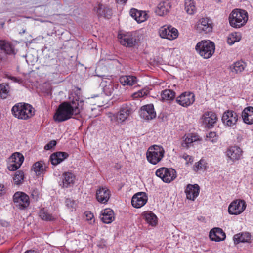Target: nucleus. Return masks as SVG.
<instances>
[{"label":"nucleus","instance_id":"2","mask_svg":"<svg viewBox=\"0 0 253 253\" xmlns=\"http://www.w3.org/2000/svg\"><path fill=\"white\" fill-rule=\"evenodd\" d=\"M13 116L19 119L27 120L34 115V109L32 106L27 103H18L11 109Z\"/></svg>","mask_w":253,"mask_h":253},{"label":"nucleus","instance_id":"46","mask_svg":"<svg viewBox=\"0 0 253 253\" xmlns=\"http://www.w3.org/2000/svg\"><path fill=\"white\" fill-rule=\"evenodd\" d=\"M180 157L184 159L186 161V164L188 165L189 164H192L193 162V159L191 156H190L186 153H184Z\"/></svg>","mask_w":253,"mask_h":253},{"label":"nucleus","instance_id":"41","mask_svg":"<svg viewBox=\"0 0 253 253\" xmlns=\"http://www.w3.org/2000/svg\"><path fill=\"white\" fill-rule=\"evenodd\" d=\"M9 85L6 84H0V98L5 99L8 96Z\"/></svg>","mask_w":253,"mask_h":253},{"label":"nucleus","instance_id":"17","mask_svg":"<svg viewBox=\"0 0 253 253\" xmlns=\"http://www.w3.org/2000/svg\"><path fill=\"white\" fill-rule=\"evenodd\" d=\"M148 197L146 193L140 192L134 194L131 199V204L135 208H140L147 203Z\"/></svg>","mask_w":253,"mask_h":253},{"label":"nucleus","instance_id":"44","mask_svg":"<svg viewBox=\"0 0 253 253\" xmlns=\"http://www.w3.org/2000/svg\"><path fill=\"white\" fill-rule=\"evenodd\" d=\"M194 169L195 171L198 170H205L207 168V163L204 160H201L195 165Z\"/></svg>","mask_w":253,"mask_h":253},{"label":"nucleus","instance_id":"56","mask_svg":"<svg viewBox=\"0 0 253 253\" xmlns=\"http://www.w3.org/2000/svg\"><path fill=\"white\" fill-rule=\"evenodd\" d=\"M118 3H125L127 0H116Z\"/></svg>","mask_w":253,"mask_h":253},{"label":"nucleus","instance_id":"37","mask_svg":"<svg viewBox=\"0 0 253 253\" xmlns=\"http://www.w3.org/2000/svg\"><path fill=\"white\" fill-rule=\"evenodd\" d=\"M175 96V92L170 89H165L161 94V100L163 101L172 100Z\"/></svg>","mask_w":253,"mask_h":253},{"label":"nucleus","instance_id":"13","mask_svg":"<svg viewBox=\"0 0 253 253\" xmlns=\"http://www.w3.org/2000/svg\"><path fill=\"white\" fill-rule=\"evenodd\" d=\"M159 33L162 38L172 40L176 39L178 35L177 30L171 26H164L161 27Z\"/></svg>","mask_w":253,"mask_h":253},{"label":"nucleus","instance_id":"7","mask_svg":"<svg viewBox=\"0 0 253 253\" xmlns=\"http://www.w3.org/2000/svg\"><path fill=\"white\" fill-rule=\"evenodd\" d=\"M13 201L16 207L20 210H24L30 205L28 195L22 192H16L13 196Z\"/></svg>","mask_w":253,"mask_h":253},{"label":"nucleus","instance_id":"38","mask_svg":"<svg viewBox=\"0 0 253 253\" xmlns=\"http://www.w3.org/2000/svg\"><path fill=\"white\" fill-rule=\"evenodd\" d=\"M120 82L123 85L132 86L136 83V78L133 76H124L120 77Z\"/></svg>","mask_w":253,"mask_h":253},{"label":"nucleus","instance_id":"30","mask_svg":"<svg viewBox=\"0 0 253 253\" xmlns=\"http://www.w3.org/2000/svg\"><path fill=\"white\" fill-rule=\"evenodd\" d=\"M251 240V235L248 232H242L237 234L233 237V240L235 244H238L240 242H249Z\"/></svg>","mask_w":253,"mask_h":253},{"label":"nucleus","instance_id":"48","mask_svg":"<svg viewBox=\"0 0 253 253\" xmlns=\"http://www.w3.org/2000/svg\"><path fill=\"white\" fill-rule=\"evenodd\" d=\"M56 144V142L55 140H52L48 143H47L45 146L44 149L45 150H50L54 147Z\"/></svg>","mask_w":253,"mask_h":253},{"label":"nucleus","instance_id":"1","mask_svg":"<svg viewBox=\"0 0 253 253\" xmlns=\"http://www.w3.org/2000/svg\"><path fill=\"white\" fill-rule=\"evenodd\" d=\"M84 102L77 96L71 101L63 102L61 103L54 115L56 122H62L80 114L83 108Z\"/></svg>","mask_w":253,"mask_h":253},{"label":"nucleus","instance_id":"39","mask_svg":"<svg viewBox=\"0 0 253 253\" xmlns=\"http://www.w3.org/2000/svg\"><path fill=\"white\" fill-rule=\"evenodd\" d=\"M144 217L145 221L152 226H155L157 223V217L156 215L151 211L144 213Z\"/></svg>","mask_w":253,"mask_h":253},{"label":"nucleus","instance_id":"60","mask_svg":"<svg viewBox=\"0 0 253 253\" xmlns=\"http://www.w3.org/2000/svg\"><path fill=\"white\" fill-rule=\"evenodd\" d=\"M23 32V33H25V30H23V32Z\"/></svg>","mask_w":253,"mask_h":253},{"label":"nucleus","instance_id":"27","mask_svg":"<svg viewBox=\"0 0 253 253\" xmlns=\"http://www.w3.org/2000/svg\"><path fill=\"white\" fill-rule=\"evenodd\" d=\"M130 15L138 23H141L147 19V14L145 11H139L136 9H131L130 11Z\"/></svg>","mask_w":253,"mask_h":253},{"label":"nucleus","instance_id":"58","mask_svg":"<svg viewBox=\"0 0 253 253\" xmlns=\"http://www.w3.org/2000/svg\"><path fill=\"white\" fill-rule=\"evenodd\" d=\"M2 225H3V226H7V222H5V223H4Z\"/></svg>","mask_w":253,"mask_h":253},{"label":"nucleus","instance_id":"11","mask_svg":"<svg viewBox=\"0 0 253 253\" xmlns=\"http://www.w3.org/2000/svg\"><path fill=\"white\" fill-rule=\"evenodd\" d=\"M133 112L130 104L126 103L121 107L119 111L116 115H113V118L118 123L124 122Z\"/></svg>","mask_w":253,"mask_h":253},{"label":"nucleus","instance_id":"50","mask_svg":"<svg viewBox=\"0 0 253 253\" xmlns=\"http://www.w3.org/2000/svg\"><path fill=\"white\" fill-rule=\"evenodd\" d=\"M85 216L86 217V219L87 220H90L91 221V223L92 222V220L93 222H94V215H93V213H92L91 212H90L89 211H86L85 212Z\"/></svg>","mask_w":253,"mask_h":253},{"label":"nucleus","instance_id":"3","mask_svg":"<svg viewBox=\"0 0 253 253\" xmlns=\"http://www.w3.org/2000/svg\"><path fill=\"white\" fill-rule=\"evenodd\" d=\"M248 19V13L245 10L240 9L233 10L229 16L230 25L236 28H239L245 25Z\"/></svg>","mask_w":253,"mask_h":253},{"label":"nucleus","instance_id":"35","mask_svg":"<svg viewBox=\"0 0 253 253\" xmlns=\"http://www.w3.org/2000/svg\"><path fill=\"white\" fill-rule=\"evenodd\" d=\"M185 10L189 15L194 14L196 12L197 9L194 0H185Z\"/></svg>","mask_w":253,"mask_h":253},{"label":"nucleus","instance_id":"19","mask_svg":"<svg viewBox=\"0 0 253 253\" xmlns=\"http://www.w3.org/2000/svg\"><path fill=\"white\" fill-rule=\"evenodd\" d=\"M118 38L120 43L126 47L133 46L136 43L135 36L132 33H127L125 34H119Z\"/></svg>","mask_w":253,"mask_h":253},{"label":"nucleus","instance_id":"6","mask_svg":"<svg viewBox=\"0 0 253 253\" xmlns=\"http://www.w3.org/2000/svg\"><path fill=\"white\" fill-rule=\"evenodd\" d=\"M156 175L164 182L169 183L175 179L176 172L173 169L162 167L156 170Z\"/></svg>","mask_w":253,"mask_h":253},{"label":"nucleus","instance_id":"54","mask_svg":"<svg viewBox=\"0 0 253 253\" xmlns=\"http://www.w3.org/2000/svg\"><path fill=\"white\" fill-rule=\"evenodd\" d=\"M237 41V40H235L234 41H232L231 40V38H228V39H227V42L230 45L233 44L235 42H236Z\"/></svg>","mask_w":253,"mask_h":253},{"label":"nucleus","instance_id":"16","mask_svg":"<svg viewBox=\"0 0 253 253\" xmlns=\"http://www.w3.org/2000/svg\"><path fill=\"white\" fill-rule=\"evenodd\" d=\"M246 207L244 200H239L232 202L228 207V212L230 214L238 215L242 213Z\"/></svg>","mask_w":253,"mask_h":253},{"label":"nucleus","instance_id":"33","mask_svg":"<svg viewBox=\"0 0 253 253\" xmlns=\"http://www.w3.org/2000/svg\"><path fill=\"white\" fill-rule=\"evenodd\" d=\"M246 64L243 61H238L235 62L230 66L232 72L235 74H240L242 73L245 69Z\"/></svg>","mask_w":253,"mask_h":253},{"label":"nucleus","instance_id":"20","mask_svg":"<svg viewBox=\"0 0 253 253\" xmlns=\"http://www.w3.org/2000/svg\"><path fill=\"white\" fill-rule=\"evenodd\" d=\"M110 197V190L105 187H100L97 190L96 197L97 201L102 204L106 203Z\"/></svg>","mask_w":253,"mask_h":253},{"label":"nucleus","instance_id":"42","mask_svg":"<svg viewBox=\"0 0 253 253\" xmlns=\"http://www.w3.org/2000/svg\"><path fill=\"white\" fill-rule=\"evenodd\" d=\"M24 177V172L21 170L17 171L13 177V181L15 184L19 185L23 181Z\"/></svg>","mask_w":253,"mask_h":253},{"label":"nucleus","instance_id":"25","mask_svg":"<svg viewBox=\"0 0 253 253\" xmlns=\"http://www.w3.org/2000/svg\"><path fill=\"white\" fill-rule=\"evenodd\" d=\"M171 8L170 3L167 0L161 2L155 10L156 13L160 16H163L168 13Z\"/></svg>","mask_w":253,"mask_h":253},{"label":"nucleus","instance_id":"51","mask_svg":"<svg viewBox=\"0 0 253 253\" xmlns=\"http://www.w3.org/2000/svg\"><path fill=\"white\" fill-rule=\"evenodd\" d=\"M7 78L12 80L14 82L16 83H20L21 82V80L16 77L12 76H7Z\"/></svg>","mask_w":253,"mask_h":253},{"label":"nucleus","instance_id":"5","mask_svg":"<svg viewBox=\"0 0 253 253\" xmlns=\"http://www.w3.org/2000/svg\"><path fill=\"white\" fill-rule=\"evenodd\" d=\"M164 153L165 150L162 146L156 145L151 146L146 152L147 160L151 164L156 165L164 157Z\"/></svg>","mask_w":253,"mask_h":253},{"label":"nucleus","instance_id":"43","mask_svg":"<svg viewBox=\"0 0 253 253\" xmlns=\"http://www.w3.org/2000/svg\"><path fill=\"white\" fill-rule=\"evenodd\" d=\"M149 93L148 89L143 88L137 92H136L132 94V97L134 99H136L139 97H143L145 96H147Z\"/></svg>","mask_w":253,"mask_h":253},{"label":"nucleus","instance_id":"32","mask_svg":"<svg viewBox=\"0 0 253 253\" xmlns=\"http://www.w3.org/2000/svg\"><path fill=\"white\" fill-rule=\"evenodd\" d=\"M47 168V166L42 161L36 162L32 167V169L35 172L37 175H39L45 171Z\"/></svg>","mask_w":253,"mask_h":253},{"label":"nucleus","instance_id":"10","mask_svg":"<svg viewBox=\"0 0 253 253\" xmlns=\"http://www.w3.org/2000/svg\"><path fill=\"white\" fill-rule=\"evenodd\" d=\"M14 54L12 44L7 41L0 40V61H5L8 55Z\"/></svg>","mask_w":253,"mask_h":253},{"label":"nucleus","instance_id":"24","mask_svg":"<svg viewBox=\"0 0 253 253\" xmlns=\"http://www.w3.org/2000/svg\"><path fill=\"white\" fill-rule=\"evenodd\" d=\"M242 151L237 146L230 147L227 151V156L232 161H235L240 159Z\"/></svg>","mask_w":253,"mask_h":253},{"label":"nucleus","instance_id":"28","mask_svg":"<svg viewBox=\"0 0 253 253\" xmlns=\"http://www.w3.org/2000/svg\"><path fill=\"white\" fill-rule=\"evenodd\" d=\"M75 180V175L70 172H66L62 175L63 187L68 188L71 186L74 183Z\"/></svg>","mask_w":253,"mask_h":253},{"label":"nucleus","instance_id":"26","mask_svg":"<svg viewBox=\"0 0 253 253\" xmlns=\"http://www.w3.org/2000/svg\"><path fill=\"white\" fill-rule=\"evenodd\" d=\"M243 122L248 125L253 124V107H246L242 112Z\"/></svg>","mask_w":253,"mask_h":253},{"label":"nucleus","instance_id":"8","mask_svg":"<svg viewBox=\"0 0 253 253\" xmlns=\"http://www.w3.org/2000/svg\"><path fill=\"white\" fill-rule=\"evenodd\" d=\"M100 85L103 91L107 96H110L112 94L118 95L120 93L121 86L118 84L114 83L110 80L103 81Z\"/></svg>","mask_w":253,"mask_h":253},{"label":"nucleus","instance_id":"14","mask_svg":"<svg viewBox=\"0 0 253 253\" xmlns=\"http://www.w3.org/2000/svg\"><path fill=\"white\" fill-rule=\"evenodd\" d=\"M195 101V95L191 92L182 93L176 98V102L184 107L191 105Z\"/></svg>","mask_w":253,"mask_h":253},{"label":"nucleus","instance_id":"49","mask_svg":"<svg viewBox=\"0 0 253 253\" xmlns=\"http://www.w3.org/2000/svg\"><path fill=\"white\" fill-rule=\"evenodd\" d=\"M20 167H18L17 165L15 163H9V165L7 167L8 169L10 171L16 170Z\"/></svg>","mask_w":253,"mask_h":253},{"label":"nucleus","instance_id":"29","mask_svg":"<svg viewBox=\"0 0 253 253\" xmlns=\"http://www.w3.org/2000/svg\"><path fill=\"white\" fill-rule=\"evenodd\" d=\"M113 211L110 209H106L102 211L101 219L106 224L111 223L114 220Z\"/></svg>","mask_w":253,"mask_h":253},{"label":"nucleus","instance_id":"12","mask_svg":"<svg viewBox=\"0 0 253 253\" xmlns=\"http://www.w3.org/2000/svg\"><path fill=\"white\" fill-rule=\"evenodd\" d=\"M239 119L238 114L233 110H227L225 111L222 117L223 123L228 126L233 127L236 126Z\"/></svg>","mask_w":253,"mask_h":253},{"label":"nucleus","instance_id":"34","mask_svg":"<svg viewBox=\"0 0 253 253\" xmlns=\"http://www.w3.org/2000/svg\"><path fill=\"white\" fill-rule=\"evenodd\" d=\"M24 158L22 154L19 152L13 153L8 159L9 163H13L20 167L22 164Z\"/></svg>","mask_w":253,"mask_h":253},{"label":"nucleus","instance_id":"53","mask_svg":"<svg viewBox=\"0 0 253 253\" xmlns=\"http://www.w3.org/2000/svg\"><path fill=\"white\" fill-rule=\"evenodd\" d=\"M6 192V189L4 186L0 184V196L2 195Z\"/></svg>","mask_w":253,"mask_h":253},{"label":"nucleus","instance_id":"45","mask_svg":"<svg viewBox=\"0 0 253 253\" xmlns=\"http://www.w3.org/2000/svg\"><path fill=\"white\" fill-rule=\"evenodd\" d=\"M65 204L68 209L71 211H73L76 209V202L71 199H67L65 201Z\"/></svg>","mask_w":253,"mask_h":253},{"label":"nucleus","instance_id":"59","mask_svg":"<svg viewBox=\"0 0 253 253\" xmlns=\"http://www.w3.org/2000/svg\"><path fill=\"white\" fill-rule=\"evenodd\" d=\"M111 121H113V118H111Z\"/></svg>","mask_w":253,"mask_h":253},{"label":"nucleus","instance_id":"40","mask_svg":"<svg viewBox=\"0 0 253 253\" xmlns=\"http://www.w3.org/2000/svg\"><path fill=\"white\" fill-rule=\"evenodd\" d=\"M39 216L43 220L47 221H53L55 218L45 209H41L39 212Z\"/></svg>","mask_w":253,"mask_h":253},{"label":"nucleus","instance_id":"4","mask_svg":"<svg viewBox=\"0 0 253 253\" xmlns=\"http://www.w3.org/2000/svg\"><path fill=\"white\" fill-rule=\"evenodd\" d=\"M195 49L204 59H208L214 53L215 44L210 40H202L197 43Z\"/></svg>","mask_w":253,"mask_h":253},{"label":"nucleus","instance_id":"21","mask_svg":"<svg viewBox=\"0 0 253 253\" xmlns=\"http://www.w3.org/2000/svg\"><path fill=\"white\" fill-rule=\"evenodd\" d=\"M200 187L198 184H188L185 190L186 197L188 199L194 201L199 195Z\"/></svg>","mask_w":253,"mask_h":253},{"label":"nucleus","instance_id":"18","mask_svg":"<svg viewBox=\"0 0 253 253\" xmlns=\"http://www.w3.org/2000/svg\"><path fill=\"white\" fill-rule=\"evenodd\" d=\"M139 114L142 118L150 120L156 117V113L154 111V106L152 104L146 105L141 107Z\"/></svg>","mask_w":253,"mask_h":253},{"label":"nucleus","instance_id":"31","mask_svg":"<svg viewBox=\"0 0 253 253\" xmlns=\"http://www.w3.org/2000/svg\"><path fill=\"white\" fill-rule=\"evenodd\" d=\"M183 141L181 143V146L186 148H188L190 146L191 144L193 142L197 141L198 139V136L193 134H188L185 135L183 137Z\"/></svg>","mask_w":253,"mask_h":253},{"label":"nucleus","instance_id":"23","mask_svg":"<svg viewBox=\"0 0 253 253\" xmlns=\"http://www.w3.org/2000/svg\"><path fill=\"white\" fill-rule=\"evenodd\" d=\"M209 236L211 240L216 242L223 241L226 238L225 233L219 228H214L211 230Z\"/></svg>","mask_w":253,"mask_h":253},{"label":"nucleus","instance_id":"15","mask_svg":"<svg viewBox=\"0 0 253 253\" xmlns=\"http://www.w3.org/2000/svg\"><path fill=\"white\" fill-rule=\"evenodd\" d=\"M202 125L206 128H211L213 127L217 120L216 114L212 111L205 112L201 118Z\"/></svg>","mask_w":253,"mask_h":253},{"label":"nucleus","instance_id":"52","mask_svg":"<svg viewBox=\"0 0 253 253\" xmlns=\"http://www.w3.org/2000/svg\"><path fill=\"white\" fill-rule=\"evenodd\" d=\"M31 196L32 197L33 199H34V200L37 201L38 198V194L37 191L34 190L31 193Z\"/></svg>","mask_w":253,"mask_h":253},{"label":"nucleus","instance_id":"9","mask_svg":"<svg viewBox=\"0 0 253 253\" xmlns=\"http://www.w3.org/2000/svg\"><path fill=\"white\" fill-rule=\"evenodd\" d=\"M197 32L199 33L207 34L212 31L213 24L208 18H202L200 19L195 25Z\"/></svg>","mask_w":253,"mask_h":253},{"label":"nucleus","instance_id":"36","mask_svg":"<svg viewBox=\"0 0 253 253\" xmlns=\"http://www.w3.org/2000/svg\"><path fill=\"white\" fill-rule=\"evenodd\" d=\"M98 15L100 17H103L109 19L112 15L111 10L109 8H106L102 5H99L97 10Z\"/></svg>","mask_w":253,"mask_h":253},{"label":"nucleus","instance_id":"55","mask_svg":"<svg viewBox=\"0 0 253 253\" xmlns=\"http://www.w3.org/2000/svg\"><path fill=\"white\" fill-rule=\"evenodd\" d=\"M25 253H38L34 250H29V251H26Z\"/></svg>","mask_w":253,"mask_h":253},{"label":"nucleus","instance_id":"22","mask_svg":"<svg viewBox=\"0 0 253 253\" xmlns=\"http://www.w3.org/2000/svg\"><path fill=\"white\" fill-rule=\"evenodd\" d=\"M69 155L64 152H57L51 154L50 156V161L52 165L56 166L67 158Z\"/></svg>","mask_w":253,"mask_h":253},{"label":"nucleus","instance_id":"47","mask_svg":"<svg viewBox=\"0 0 253 253\" xmlns=\"http://www.w3.org/2000/svg\"><path fill=\"white\" fill-rule=\"evenodd\" d=\"M102 99L103 97L102 96H97L94 105H97L98 107L103 106L104 105V102L102 101Z\"/></svg>","mask_w":253,"mask_h":253},{"label":"nucleus","instance_id":"57","mask_svg":"<svg viewBox=\"0 0 253 253\" xmlns=\"http://www.w3.org/2000/svg\"><path fill=\"white\" fill-rule=\"evenodd\" d=\"M215 134L214 132H210L209 133V137H212L213 136H215Z\"/></svg>","mask_w":253,"mask_h":253}]
</instances>
